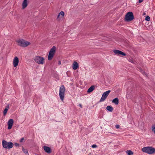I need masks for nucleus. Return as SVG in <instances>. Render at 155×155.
<instances>
[{
    "label": "nucleus",
    "mask_w": 155,
    "mask_h": 155,
    "mask_svg": "<svg viewBox=\"0 0 155 155\" xmlns=\"http://www.w3.org/2000/svg\"><path fill=\"white\" fill-rule=\"evenodd\" d=\"M142 151L149 154H152L155 153V148L151 147H145L142 149Z\"/></svg>",
    "instance_id": "nucleus-1"
},
{
    "label": "nucleus",
    "mask_w": 155,
    "mask_h": 155,
    "mask_svg": "<svg viewBox=\"0 0 155 155\" xmlns=\"http://www.w3.org/2000/svg\"><path fill=\"white\" fill-rule=\"evenodd\" d=\"M16 42L18 43V45L22 47H26L31 44L30 42L23 39H19L17 40Z\"/></svg>",
    "instance_id": "nucleus-2"
},
{
    "label": "nucleus",
    "mask_w": 155,
    "mask_h": 155,
    "mask_svg": "<svg viewBox=\"0 0 155 155\" xmlns=\"http://www.w3.org/2000/svg\"><path fill=\"white\" fill-rule=\"evenodd\" d=\"M134 18V15L133 12H129L126 14L124 19L125 21L129 22L133 20Z\"/></svg>",
    "instance_id": "nucleus-3"
},
{
    "label": "nucleus",
    "mask_w": 155,
    "mask_h": 155,
    "mask_svg": "<svg viewBox=\"0 0 155 155\" xmlns=\"http://www.w3.org/2000/svg\"><path fill=\"white\" fill-rule=\"evenodd\" d=\"M3 147L5 149H9L13 147L14 144L12 142H8L5 140L2 141Z\"/></svg>",
    "instance_id": "nucleus-4"
},
{
    "label": "nucleus",
    "mask_w": 155,
    "mask_h": 155,
    "mask_svg": "<svg viewBox=\"0 0 155 155\" xmlns=\"http://www.w3.org/2000/svg\"><path fill=\"white\" fill-rule=\"evenodd\" d=\"M56 49V48L55 46H53L50 49L48 57V60H51L52 59L55 52Z\"/></svg>",
    "instance_id": "nucleus-5"
},
{
    "label": "nucleus",
    "mask_w": 155,
    "mask_h": 155,
    "mask_svg": "<svg viewBox=\"0 0 155 155\" xmlns=\"http://www.w3.org/2000/svg\"><path fill=\"white\" fill-rule=\"evenodd\" d=\"M65 88L63 85H62L60 87L59 95L61 101H63L64 97V94L65 91Z\"/></svg>",
    "instance_id": "nucleus-6"
},
{
    "label": "nucleus",
    "mask_w": 155,
    "mask_h": 155,
    "mask_svg": "<svg viewBox=\"0 0 155 155\" xmlns=\"http://www.w3.org/2000/svg\"><path fill=\"white\" fill-rule=\"evenodd\" d=\"M34 60L37 63L43 64H44V59L43 57L37 56L35 58Z\"/></svg>",
    "instance_id": "nucleus-7"
},
{
    "label": "nucleus",
    "mask_w": 155,
    "mask_h": 155,
    "mask_svg": "<svg viewBox=\"0 0 155 155\" xmlns=\"http://www.w3.org/2000/svg\"><path fill=\"white\" fill-rule=\"evenodd\" d=\"M110 91H111L110 90H108L104 92L103 94L102 97L99 102H101L105 100Z\"/></svg>",
    "instance_id": "nucleus-8"
},
{
    "label": "nucleus",
    "mask_w": 155,
    "mask_h": 155,
    "mask_svg": "<svg viewBox=\"0 0 155 155\" xmlns=\"http://www.w3.org/2000/svg\"><path fill=\"white\" fill-rule=\"evenodd\" d=\"M113 52L116 55H120L124 56H126V55L125 53L119 50H113Z\"/></svg>",
    "instance_id": "nucleus-9"
},
{
    "label": "nucleus",
    "mask_w": 155,
    "mask_h": 155,
    "mask_svg": "<svg viewBox=\"0 0 155 155\" xmlns=\"http://www.w3.org/2000/svg\"><path fill=\"white\" fill-rule=\"evenodd\" d=\"M14 123V120L12 119H10L9 120L8 122V130L11 129Z\"/></svg>",
    "instance_id": "nucleus-10"
},
{
    "label": "nucleus",
    "mask_w": 155,
    "mask_h": 155,
    "mask_svg": "<svg viewBox=\"0 0 155 155\" xmlns=\"http://www.w3.org/2000/svg\"><path fill=\"white\" fill-rule=\"evenodd\" d=\"M19 63L18 58L17 57H15L13 59V65L15 67H16L18 64Z\"/></svg>",
    "instance_id": "nucleus-11"
},
{
    "label": "nucleus",
    "mask_w": 155,
    "mask_h": 155,
    "mask_svg": "<svg viewBox=\"0 0 155 155\" xmlns=\"http://www.w3.org/2000/svg\"><path fill=\"white\" fill-rule=\"evenodd\" d=\"M43 149L45 151L48 153H50L51 152V148L48 147L44 146L43 147Z\"/></svg>",
    "instance_id": "nucleus-12"
},
{
    "label": "nucleus",
    "mask_w": 155,
    "mask_h": 155,
    "mask_svg": "<svg viewBox=\"0 0 155 155\" xmlns=\"http://www.w3.org/2000/svg\"><path fill=\"white\" fill-rule=\"evenodd\" d=\"M79 67V65L78 63L76 61H74L72 64V68L74 70H76Z\"/></svg>",
    "instance_id": "nucleus-13"
},
{
    "label": "nucleus",
    "mask_w": 155,
    "mask_h": 155,
    "mask_svg": "<svg viewBox=\"0 0 155 155\" xmlns=\"http://www.w3.org/2000/svg\"><path fill=\"white\" fill-rule=\"evenodd\" d=\"M28 5L27 0H24L22 4V8H25Z\"/></svg>",
    "instance_id": "nucleus-14"
},
{
    "label": "nucleus",
    "mask_w": 155,
    "mask_h": 155,
    "mask_svg": "<svg viewBox=\"0 0 155 155\" xmlns=\"http://www.w3.org/2000/svg\"><path fill=\"white\" fill-rule=\"evenodd\" d=\"M9 104H7V106H6L5 107V108L3 111V115L5 116L6 114L8 111V110L9 108Z\"/></svg>",
    "instance_id": "nucleus-15"
},
{
    "label": "nucleus",
    "mask_w": 155,
    "mask_h": 155,
    "mask_svg": "<svg viewBox=\"0 0 155 155\" xmlns=\"http://www.w3.org/2000/svg\"><path fill=\"white\" fill-rule=\"evenodd\" d=\"M95 86L94 85H92L87 91V92L91 93L92 92L94 89Z\"/></svg>",
    "instance_id": "nucleus-16"
},
{
    "label": "nucleus",
    "mask_w": 155,
    "mask_h": 155,
    "mask_svg": "<svg viewBox=\"0 0 155 155\" xmlns=\"http://www.w3.org/2000/svg\"><path fill=\"white\" fill-rule=\"evenodd\" d=\"M112 102L115 104L116 105H117L119 103V99L118 98L116 97L114 98L112 101Z\"/></svg>",
    "instance_id": "nucleus-17"
},
{
    "label": "nucleus",
    "mask_w": 155,
    "mask_h": 155,
    "mask_svg": "<svg viewBox=\"0 0 155 155\" xmlns=\"http://www.w3.org/2000/svg\"><path fill=\"white\" fill-rule=\"evenodd\" d=\"M106 109L107 111L111 112L113 110L114 108L112 106H108L106 107Z\"/></svg>",
    "instance_id": "nucleus-18"
},
{
    "label": "nucleus",
    "mask_w": 155,
    "mask_h": 155,
    "mask_svg": "<svg viewBox=\"0 0 155 155\" xmlns=\"http://www.w3.org/2000/svg\"><path fill=\"white\" fill-rule=\"evenodd\" d=\"M128 60L129 61H130L134 64H136L137 63V62L135 61V60L131 58H129V59H128Z\"/></svg>",
    "instance_id": "nucleus-19"
},
{
    "label": "nucleus",
    "mask_w": 155,
    "mask_h": 155,
    "mask_svg": "<svg viewBox=\"0 0 155 155\" xmlns=\"http://www.w3.org/2000/svg\"><path fill=\"white\" fill-rule=\"evenodd\" d=\"M126 153L128 155H132L133 154V152L131 150H128L126 151Z\"/></svg>",
    "instance_id": "nucleus-20"
},
{
    "label": "nucleus",
    "mask_w": 155,
    "mask_h": 155,
    "mask_svg": "<svg viewBox=\"0 0 155 155\" xmlns=\"http://www.w3.org/2000/svg\"><path fill=\"white\" fill-rule=\"evenodd\" d=\"M22 150L23 152L25 154H26L28 153V151L27 150L24 149L23 147H22Z\"/></svg>",
    "instance_id": "nucleus-21"
},
{
    "label": "nucleus",
    "mask_w": 155,
    "mask_h": 155,
    "mask_svg": "<svg viewBox=\"0 0 155 155\" xmlns=\"http://www.w3.org/2000/svg\"><path fill=\"white\" fill-rule=\"evenodd\" d=\"M152 130L153 132L155 134V125H153L152 127Z\"/></svg>",
    "instance_id": "nucleus-22"
},
{
    "label": "nucleus",
    "mask_w": 155,
    "mask_h": 155,
    "mask_svg": "<svg viewBox=\"0 0 155 155\" xmlns=\"http://www.w3.org/2000/svg\"><path fill=\"white\" fill-rule=\"evenodd\" d=\"M145 20L147 21H149L150 20V18L149 16H146L145 18Z\"/></svg>",
    "instance_id": "nucleus-23"
},
{
    "label": "nucleus",
    "mask_w": 155,
    "mask_h": 155,
    "mask_svg": "<svg viewBox=\"0 0 155 155\" xmlns=\"http://www.w3.org/2000/svg\"><path fill=\"white\" fill-rule=\"evenodd\" d=\"M59 14L60 15H61L62 17L64 16V13L63 11H61Z\"/></svg>",
    "instance_id": "nucleus-24"
},
{
    "label": "nucleus",
    "mask_w": 155,
    "mask_h": 155,
    "mask_svg": "<svg viewBox=\"0 0 155 155\" xmlns=\"http://www.w3.org/2000/svg\"><path fill=\"white\" fill-rule=\"evenodd\" d=\"M25 140L24 137L22 138L20 140V142L21 143L24 142Z\"/></svg>",
    "instance_id": "nucleus-25"
},
{
    "label": "nucleus",
    "mask_w": 155,
    "mask_h": 155,
    "mask_svg": "<svg viewBox=\"0 0 155 155\" xmlns=\"http://www.w3.org/2000/svg\"><path fill=\"white\" fill-rule=\"evenodd\" d=\"M91 147L93 148H96L97 146L96 144H93L91 146Z\"/></svg>",
    "instance_id": "nucleus-26"
},
{
    "label": "nucleus",
    "mask_w": 155,
    "mask_h": 155,
    "mask_svg": "<svg viewBox=\"0 0 155 155\" xmlns=\"http://www.w3.org/2000/svg\"><path fill=\"white\" fill-rule=\"evenodd\" d=\"M14 144L16 147H18L19 146V144L17 143H15Z\"/></svg>",
    "instance_id": "nucleus-27"
},
{
    "label": "nucleus",
    "mask_w": 155,
    "mask_h": 155,
    "mask_svg": "<svg viewBox=\"0 0 155 155\" xmlns=\"http://www.w3.org/2000/svg\"><path fill=\"white\" fill-rule=\"evenodd\" d=\"M120 126L119 125H118V124H117V125H116L115 126V127H116V128L117 129H118L120 128Z\"/></svg>",
    "instance_id": "nucleus-28"
},
{
    "label": "nucleus",
    "mask_w": 155,
    "mask_h": 155,
    "mask_svg": "<svg viewBox=\"0 0 155 155\" xmlns=\"http://www.w3.org/2000/svg\"><path fill=\"white\" fill-rule=\"evenodd\" d=\"M60 15L59 13L58 15V16H57V19H58V20H59V17H60Z\"/></svg>",
    "instance_id": "nucleus-29"
},
{
    "label": "nucleus",
    "mask_w": 155,
    "mask_h": 155,
    "mask_svg": "<svg viewBox=\"0 0 155 155\" xmlns=\"http://www.w3.org/2000/svg\"><path fill=\"white\" fill-rule=\"evenodd\" d=\"M143 0H139L138 2L139 3H140L142 2L143 1Z\"/></svg>",
    "instance_id": "nucleus-30"
},
{
    "label": "nucleus",
    "mask_w": 155,
    "mask_h": 155,
    "mask_svg": "<svg viewBox=\"0 0 155 155\" xmlns=\"http://www.w3.org/2000/svg\"><path fill=\"white\" fill-rule=\"evenodd\" d=\"M61 64V62L60 61H59L58 62V65H60Z\"/></svg>",
    "instance_id": "nucleus-31"
},
{
    "label": "nucleus",
    "mask_w": 155,
    "mask_h": 155,
    "mask_svg": "<svg viewBox=\"0 0 155 155\" xmlns=\"http://www.w3.org/2000/svg\"><path fill=\"white\" fill-rule=\"evenodd\" d=\"M79 106L81 108H82V105L81 104H79Z\"/></svg>",
    "instance_id": "nucleus-32"
},
{
    "label": "nucleus",
    "mask_w": 155,
    "mask_h": 155,
    "mask_svg": "<svg viewBox=\"0 0 155 155\" xmlns=\"http://www.w3.org/2000/svg\"><path fill=\"white\" fill-rule=\"evenodd\" d=\"M146 14V13H144L143 14V15H144Z\"/></svg>",
    "instance_id": "nucleus-33"
},
{
    "label": "nucleus",
    "mask_w": 155,
    "mask_h": 155,
    "mask_svg": "<svg viewBox=\"0 0 155 155\" xmlns=\"http://www.w3.org/2000/svg\"><path fill=\"white\" fill-rule=\"evenodd\" d=\"M27 154H28V155H29V154H28V153Z\"/></svg>",
    "instance_id": "nucleus-34"
},
{
    "label": "nucleus",
    "mask_w": 155,
    "mask_h": 155,
    "mask_svg": "<svg viewBox=\"0 0 155 155\" xmlns=\"http://www.w3.org/2000/svg\"><path fill=\"white\" fill-rule=\"evenodd\" d=\"M27 154H28V155H29V154H28V153Z\"/></svg>",
    "instance_id": "nucleus-35"
}]
</instances>
